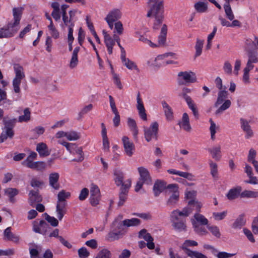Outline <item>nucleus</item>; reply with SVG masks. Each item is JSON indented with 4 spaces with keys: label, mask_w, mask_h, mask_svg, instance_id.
Segmentation results:
<instances>
[{
    "label": "nucleus",
    "mask_w": 258,
    "mask_h": 258,
    "mask_svg": "<svg viewBox=\"0 0 258 258\" xmlns=\"http://www.w3.org/2000/svg\"><path fill=\"white\" fill-rule=\"evenodd\" d=\"M4 235L6 240L13 241L16 243H17L19 240V236L15 235L11 232V227H8L5 229Z\"/></svg>",
    "instance_id": "31"
},
{
    "label": "nucleus",
    "mask_w": 258,
    "mask_h": 258,
    "mask_svg": "<svg viewBox=\"0 0 258 258\" xmlns=\"http://www.w3.org/2000/svg\"><path fill=\"white\" fill-rule=\"evenodd\" d=\"M209 166L210 168V173L214 178L218 177V166L217 164L213 161L210 160L209 162Z\"/></svg>",
    "instance_id": "49"
},
{
    "label": "nucleus",
    "mask_w": 258,
    "mask_h": 258,
    "mask_svg": "<svg viewBox=\"0 0 258 258\" xmlns=\"http://www.w3.org/2000/svg\"><path fill=\"white\" fill-rule=\"evenodd\" d=\"M36 151L40 157H46L50 155L48 147L45 143H40L37 145Z\"/></svg>",
    "instance_id": "27"
},
{
    "label": "nucleus",
    "mask_w": 258,
    "mask_h": 258,
    "mask_svg": "<svg viewBox=\"0 0 258 258\" xmlns=\"http://www.w3.org/2000/svg\"><path fill=\"white\" fill-rule=\"evenodd\" d=\"M19 193L18 190L15 188H8L5 190V194L9 198L10 201L15 202L14 197Z\"/></svg>",
    "instance_id": "38"
},
{
    "label": "nucleus",
    "mask_w": 258,
    "mask_h": 258,
    "mask_svg": "<svg viewBox=\"0 0 258 258\" xmlns=\"http://www.w3.org/2000/svg\"><path fill=\"white\" fill-rule=\"evenodd\" d=\"M67 204L56 203V212L57 217L59 221H61L63 218L64 215L67 213Z\"/></svg>",
    "instance_id": "24"
},
{
    "label": "nucleus",
    "mask_w": 258,
    "mask_h": 258,
    "mask_svg": "<svg viewBox=\"0 0 258 258\" xmlns=\"http://www.w3.org/2000/svg\"><path fill=\"white\" fill-rule=\"evenodd\" d=\"M194 8L196 11L198 13H205L208 10L207 3L203 2H198L195 4Z\"/></svg>",
    "instance_id": "39"
},
{
    "label": "nucleus",
    "mask_w": 258,
    "mask_h": 258,
    "mask_svg": "<svg viewBox=\"0 0 258 258\" xmlns=\"http://www.w3.org/2000/svg\"><path fill=\"white\" fill-rule=\"evenodd\" d=\"M246 220L244 218V215H240L235 220L232 224V228L234 229H240L241 227L245 225Z\"/></svg>",
    "instance_id": "37"
},
{
    "label": "nucleus",
    "mask_w": 258,
    "mask_h": 258,
    "mask_svg": "<svg viewBox=\"0 0 258 258\" xmlns=\"http://www.w3.org/2000/svg\"><path fill=\"white\" fill-rule=\"evenodd\" d=\"M142 238L144 239L145 240L147 241V246L149 249H153L155 248V244L153 242V238L150 233H148L146 235L142 236Z\"/></svg>",
    "instance_id": "48"
},
{
    "label": "nucleus",
    "mask_w": 258,
    "mask_h": 258,
    "mask_svg": "<svg viewBox=\"0 0 258 258\" xmlns=\"http://www.w3.org/2000/svg\"><path fill=\"white\" fill-rule=\"evenodd\" d=\"M111 253L106 248L101 249L95 258H111Z\"/></svg>",
    "instance_id": "52"
},
{
    "label": "nucleus",
    "mask_w": 258,
    "mask_h": 258,
    "mask_svg": "<svg viewBox=\"0 0 258 258\" xmlns=\"http://www.w3.org/2000/svg\"><path fill=\"white\" fill-rule=\"evenodd\" d=\"M138 170L140 174L139 180L144 182L145 184H151L152 178L148 170L144 167H138Z\"/></svg>",
    "instance_id": "13"
},
{
    "label": "nucleus",
    "mask_w": 258,
    "mask_h": 258,
    "mask_svg": "<svg viewBox=\"0 0 258 258\" xmlns=\"http://www.w3.org/2000/svg\"><path fill=\"white\" fill-rule=\"evenodd\" d=\"M204 41L200 40L199 38L197 39V41L195 45L196 53L195 56L197 57L201 55L202 52V49L203 47Z\"/></svg>",
    "instance_id": "45"
},
{
    "label": "nucleus",
    "mask_w": 258,
    "mask_h": 258,
    "mask_svg": "<svg viewBox=\"0 0 258 258\" xmlns=\"http://www.w3.org/2000/svg\"><path fill=\"white\" fill-rule=\"evenodd\" d=\"M167 31V26L164 24L162 26L160 34L158 37V46L159 47L164 45L166 39Z\"/></svg>",
    "instance_id": "33"
},
{
    "label": "nucleus",
    "mask_w": 258,
    "mask_h": 258,
    "mask_svg": "<svg viewBox=\"0 0 258 258\" xmlns=\"http://www.w3.org/2000/svg\"><path fill=\"white\" fill-rule=\"evenodd\" d=\"M241 198H258V191L245 190L240 194Z\"/></svg>",
    "instance_id": "47"
},
{
    "label": "nucleus",
    "mask_w": 258,
    "mask_h": 258,
    "mask_svg": "<svg viewBox=\"0 0 258 258\" xmlns=\"http://www.w3.org/2000/svg\"><path fill=\"white\" fill-rule=\"evenodd\" d=\"M74 153H73V154H77V155L78 156V157L76 159H74L73 160V161H76V162H81L84 159V153L82 150V148L81 147H76L75 149L74 150Z\"/></svg>",
    "instance_id": "51"
},
{
    "label": "nucleus",
    "mask_w": 258,
    "mask_h": 258,
    "mask_svg": "<svg viewBox=\"0 0 258 258\" xmlns=\"http://www.w3.org/2000/svg\"><path fill=\"white\" fill-rule=\"evenodd\" d=\"M148 3L150 7V10L148 11L147 16L150 17L152 16L154 17L155 20L153 28L158 30L164 19L163 0L153 1L151 3L149 1Z\"/></svg>",
    "instance_id": "2"
},
{
    "label": "nucleus",
    "mask_w": 258,
    "mask_h": 258,
    "mask_svg": "<svg viewBox=\"0 0 258 258\" xmlns=\"http://www.w3.org/2000/svg\"><path fill=\"white\" fill-rule=\"evenodd\" d=\"M189 216V212L186 209L182 210H173L170 215L172 225L174 229L179 232L186 230L185 219L181 217H187Z\"/></svg>",
    "instance_id": "3"
},
{
    "label": "nucleus",
    "mask_w": 258,
    "mask_h": 258,
    "mask_svg": "<svg viewBox=\"0 0 258 258\" xmlns=\"http://www.w3.org/2000/svg\"><path fill=\"white\" fill-rule=\"evenodd\" d=\"M62 21L66 26L68 27V28L74 27L75 25L74 21H72L71 20H70L68 18L67 15H65L64 13L63 15H62Z\"/></svg>",
    "instance_id": "61"
},
{
    "label": "nucleus",
    "mask_w": 258,
    "mask_h": 258,
    "mask_svg": "<svg viewBox=\"0 0 258 258\" xmlns=\"http://www.w3.org/2000/svg\"><path fill=\"white\" fill-rule=\"evenodd\" d=\"M211 125L210 127V131L211 133V139L212 140H214L215 139V134L216 133V125L214 122L213 121L212 119H210L209 120Z\"/></svg>",
    "instance_id": "62"
},
{
    "label": "nucleus",
    "mask_w": 258,
    "mask_h": 258,
    "mask_svg": "<svg viewBox=\"0 0 258 258\" xmlns=\"http://www.w3.org/2000/svg\"><path fill=\"white\" fill-rule=\"evenodd\" d=\"M179 192L175 191L172 193L167 201V205L171 207L174 206L179 200Z\"/></svg>",
    "instance_id": "40"
},
{
    "label": "nucleus",
    "mask_w": 258,
    "mask_h": 258,
    "mask_svg": "<svg viewBox=\"0 0 258 258\" xmlns=\"http://www.w3.org/2000/svg\"><path fill=\"white\" fill-rule=\"evenodd\" d=\"M59 177V174L56 172L51 173L49 176V184L55 189H58L59 188V184L58 183Z\"/></svg>",
    "instance_id": "26"
},
{
    "label": "nucleus",
    "mask_w": 258,
    "mask_h": 258,
    "mask_svg": "<svg viewBox=\"0 0 258 258\" xmlns=\"http://www.w3.org/2000/svg\"><path fill=\"white\" fill-rule=\"evenodd\" d=\"M122 215H118L114 219L111 225L112 229H113V231L120 232L122 236H123L125 233V232L124 231V227H125L123 224V221H122Z\"/></svg>",
    "instance_id": "12"
},
{
    "label": "nucleus",
    "mask_w": 258,
    "mask_h": 258,
    "mask_svg": "<svg viewBox=\"0 0 258 258\" xmlns=\"http://www.w3.org/2000/svg\"><path fill=\"white\" fill-rule=\"evenodd\" d=\"M16 119L6 121L5 123L4 130L0 136V144L3 143L8 138L12 139L14 137V132L13 130Z\"/></svg>",
    "instance_id": "6"
},
{
    "label": "nucleus",
    "mask_w": 258,
    "mask_h": 258,
    "mask_svg": "<svg viewBox=\"0 0 258 258\" xmlns=\"http://www.w3.org/2000/svg\"><path fill=\"white\" fill-rule=\"evenodd\" d=\"M122 62L127 69L129 70L135 69L139 71L137 66L133 61L130 60L128 58H125V59H121Z\"/></svg>",
    "instance_id": "50"
},
{
    "label": "nucleus",
    "mask_w": 258,
    "mask_h": 258,
    "mask_svg": "<svg viewBox=\"0 0 258 258\" xmlns=\"http://www.w3.org/2000/svg\"><path fill=\"white\" fill-rule=\"evenodd\" d=\"M81 137L80 134L75 131L67 132V139L69 141H76L79 140Z\"/></svg>",
    "instance_id": "53"
},
{
    "label": "nucleus",
    "mask_w": 258,
    "mask_h": 258,
    "mask_svg": "<svg viewBox=\"0 0 258 258\" xmlns=\"http://www.w3.org/2000/svg\"><path fill=\"white\" fill-rule=\"evenodd\" d=\"M14 71L15 74L14 78L23 79L25 77L24 69L19 64L15 63L13 66Z\"/></svg>",
    "instance_id": "32"
},
{
    "label": "nucleus",
    "mask_w": 258,
    "mask_h": 258,
    "mask_svg": "<svg viewBox=\"0 0 258 258\" xmlns=\"http://www.w3.org/2000/svg\"><path fill=\"white\" fill-rule=\"evenodd\" d=\"M208 229L212 233V234L217 238H219L221 236V233L219 228L216 226H208Z\"/></svg>",
    "instance_id": "60"
},
{
    "label": "nucleus",
    "mask_w": 258,
    "mask_h": 258,
    "mask_svg": "<svg viewBox=\"0 0 258 258\" xmlns=\"http://www.w3.org/2000/svg\"><path fill=\"white\" fill-rule=\"evenodd\" d=\"M127 125L133 134L134 139L137 141L139 130L136 121L132 118H128L127 119Z\"/></svg>",
    "instance_id": "22"
},
{
    "label": "nucleus",
    "mask_w": 258,
    "mask_h": 258,
    "mask_svg": "<svg viewBox=\"0 0 258 258\" xmlns=\"http://www.w3.org/2000/svg\"><path fill=\"white\" fill-rule=\"evenodd\" d=\"M13 13L14 22L9 23L6 27L0 29V38L11 37L19 30L22 9L15 8L13 9Z\"/></svg>",
    "instance_id": "1"
},
{
    "label": "nucleus",
    "mask_w": 258,
    "mask_h": 258,
    "mask_svg": "<svg viewBox=\"0 0 258 258\" xmlns=\"http://www.w3.org/2000/svg\"><path fill=\"white\" fill-rule=\"evenodd\" d=\"M224 10L226 14V15L227 18L230 20L232 21L234 19V16L232 11L230 5H225L224 6Z\"/></svg>",
    "instance_id": "59"
},
{
    "label": "nucleus",
    "mask_w": 258,
    "mask_h": 258,
    "mask_svg": "<svg viewBox=\"0 0 258 258\" xmlns=\"http://www.w3.org/2000/svg\"><path fill=\"white\" fill-rule=\"evenodd\" d=\"M102 33L104 36V43L107 47L108 52L109 54H111L112 53L113 47L115 45L114 40H113V38L105 30L102 31Z\"/></svg>",
    "instance_id": "16"
},
{
    "label": "nucleus",
    "mask_w": 258,
    "mask_h": 258,
    "mask_svg": "<svg viewBox=\"0 0 258 258\" xmlns=\"http://www.w3.org/2000/svg\"><path fill=\"white\" fill-rule=\"evenodd\" d=\"M37 154L36 153L34 152H31L27 158L22 162V164L24 166L28 164L29 162H32L33 160L37 159Z\"/></svg>",
    "instance_id": "57"
},
{
    "label": "nucleus",
    "mask_w": 258,
    "mask_h": 258,
    "mask_svg": "<svg viewBox=\"0 0 258 258\" xmlns=\"http://www.w3.org/2000/svg\"><path fill=\"white\" fill-rule=\"evenodd\" d=\"M78 254L80 258H87L89 256L90 253L86 247H82L78 250Z\"/></svg>",
    "instance_id": "63"
},
{
    "label": "nucleus",
    "mask_w": 258,
    "mask_h": 258,
    "mask_svg": "<svg viewBox=\"0 0 258 258\" xmlns=\"http://www.w3.org/2000/svg\"><path fill=\"white\" fill-rule=\"evenodd\" d=\"M241 191V187L240 186H237L236 187L230 189L226 195V197L229 200H234L240 196V192Z\"/></svg>",
    "instance_id": "29"
},
{
    "label": "nucleus",
    "mask_w": 258,
    "mask_h": 258,
    "mask_svg": "<svg viewBox=\"0 0 258 258\" xmlns=\"http://www.w3.org/2000/svg\"><path fill=\"white\" fill-rule=\"evenodd\" d=\"M254 45V41L249 42L246 43L245 47V50L248 57L247 63L250 64L258 62V53L256 49L253 48Z\"/></svg>",
    "instance_id": "7"
},
{
    "label": "nucleus",
    "mask_w": 258,
    "mask_h": 258,
    "mask_svg": "<svg viewBox=\"0 0 258 258\" xmlns=\"http://www.w3.org/2000/svg\"><path fill=\"white\" fill-rule=\"evenodd\" d=\"M251 229L255 234H258V215L254 218L251 224Z\"/></svg>",
    "instance_id": "64"
},
{
    "label": "nucleus",
    "mask_w": 258,
    "mask_h": 258,
    "mask_svg": "<svg viewBox=\"0 0 258 258\" xmlns=\"http://www.w3.org/2000/svg\"><path fill=\"white\" fill-rule=\"evenodd\" d=\"M100 192L98 186L92 184L90 188V196L89 201L91 205L93 206H96L99 204L100 200Z\"/></svg>",
    "instance_id": "8"
},
{
    "label": "nucleus",
    "mask_w": 258,
    "mask_h": 258,
    "mask_svg": "<svg viewBox=\"0 0 258 258\" xmlns=\"http://www.w3.org/2000/svg\"><path fill=\"white\" fill-rule=\"evenodd\" d=\"M137 108L139 111V114L141 118L144 120H147V114L146 113V111L145 107L144 106L142 100L140 97V93H138L137 97Z\"/></svg>",
    "instance_id": "18"
},
{
    "label": "nucleus",
    "mask_w": 258,
    "mask_h": 258,
    "mask_svg": "<svg viewBox=\"0 0 258 258\" xmlns=\"http://www.w3.org/2000/svg\"><path fill=\"white\" fill-rule=\"evenodd\" d=\"M45 219L53 227H56L58 225V221L54 217L50 216L46 213L44 214Z\"/></svg>",
    "instance_id": "54"
},
{
    "label": "nucleus",
    "mask_w": 258,
    "mask_h": 258,
    "mask_svg": "<svg viewBox=\"0 0 258 258\" xmlns=\"http://www.w3.org/2000/svg\"><path fill=\"white\" fill-rule=\"evenodd\" d=\"M202 206V204L200 202L195 200H191L188 202L187 206L184 208L182 210L186 209L188 211L189 215L193 211H196V213H199Z\"/></svg>",
    "instance_id": "15"
},
{
    "label": "nucleus",
    "mask_w": 258,
    "mask_h": 258,
    "mask_svg": "<svg viewBox=\"0 0 258 258\" xmlns=\"http://www.w3.org/2000/svg\"><path fill=\"white\" fill-rule=\"evenodd\" d=\"M123 148L125 154L129 157H131L135 150V147L134 143L130 140L126 136H123L122 138Z\"/></svg>",
    "instance_id": "11"
},
{
    "label": "nucleus",
    "mask_w": 258,
    "mask_h": 258,
    "mask_svg": "<svg viewBox=\"0 0 258 258\" xmlns=\"http://www.w3.org/2000/svg\"><path fill=\"white\" fill-rule=\"evenodd\" d=\"M194 220H195L197 223L201 225H207L208 223V219L203 215H201L199 213L195 214Z\"/></svg>",
    "instance_id": "43"
},
{
    "label": "nucleus",
    "mask_w": 258,
    "mask_h": 258,
    "mask_svg": "<svg viewBox=\"0 0 258 258\" xmlns=\"http://www.w3.org/2000/svg\"><path fill=\"white\" fill-rule=\"evenodd\" d=\"M191 223L194 231L198 234L204 235L207 233L206 228L203 226V225L199 224L195 220H191Z\"/></svg>",
    "instance_id": "36"
},
{
    "label": "nucleus",
    "mask_w": 258,
    "mask_h": 258,
    "mask_svg": "<svg viewBox=\"0 0 258 258\" xmlns=\"http://www.w3.org/2000/svg\"><path fill=\"white\" fill-rule=\"evenodd\" d=\"M166 187V183L164 181L157 180L154 183L153 186V191L155 196L157 197L162 192Z\"/></svg>",
    "instance_id": "21"
},
{
    "label": "nucleus",
    "mask_w": 258,
    "mask_h": 258,
    "mask_svg": "<svg viewBox=\"0 0 258 258\" xmlns=\"http://www.w3.org/2000/svg\"><path fill=\"white\" fill-rule=\"evenodd\" d=\"M141 223L140 219L137 218H132L131 219H125L123 220V224L126 227L136 226L139 225Z\"/></svg>",
    "instance_id": "46"
},
{
    "label": "nucleus",
    "mask_w": 258,
    "mask_h": 258,
    "mask_svg": "<svg viewBox=\"0 0 258 258\" xmlns=\"http://www.w3.org/2000/svg\"><path fill=\"white\" fill-rule=\"evenodd\" d=\"M24 166L38 171H43L46 168V164L43 161H33L32 162H29L28 164L24 165Z\"/></svg>",
    "instance_id": "17"
},
{
    "label": "nucleus",
    "mask_w": 258,
    "mask_h": 258,
    "mask_svg": "<svg viewBox=\"0 0 258 258\" xmlns=\"http://www.w3.org/2000/svg\"><path fill=\"white\" fill-rule=\"evenodd\" d=\"M226 90V87H224L223 90L219 91L217 99L214 104L215 107H217L226 100L225 99L227 98L228 94V91Z\"/></svg>",
    "instance_id": "23"
},
{
    "label": "nucleus",
    "mask_w": 258,
    "mask_h": 258,
    "mask_svg": "<svg viewBox=\"0 0 258 258\" xmlns=\"http://www.w3.org/2000/svg\"><path fill=\"white\" fill-rule=\"evenodd\" d=\"M223 69L225 74L231 75L232 72V67L229 61H225L224 63Z\"/></svg>",
    "instance_id": "58"
},
{
    "label": "nucleus",
    "mask_w": 258,
    "mask_h": 258,
    "mask_svg": "<svg viewBox=\"0 0 258 258\" xmlns=\"http://www.w3.org/2000/svg\"><path fill=\"white\" fill-rule=\"evenodd\" d=\"M114 175L116 185L118 186L121 185V187H123V185L126 183V181L123 182L124 173L120 170H115L114 172Z\"/></svg>",
    "instance_id": "28"
},
{
    "label": "nucleus",
    "mask_w": 258,
    "mask_h": 258,
    "mask_svg": "<svg viewBox=\"0 0 258 258\" xmlns=\"http://www.w3.org/2000/svg\"><path fill=\"white\" fill-rule=\"evenodd\" d=\"M122 236L120 232L113 231V229H112V231L108 233L106 239L109 241H113L119 239Z\"/></svg>",
    "instance_id": "41"
},
{
    "label": "nucleus",
    "mask_w": 258,
    "mask_h": 258,
    "mask_svg": "<svg viewBox=\"0 0 258 258\" xmlns=\"http://www.w3.org/2000/svg\"><path fill=\"white\" fill-rule=\"evenodd\" d=\"M131 179H128L126 180V183L123 185V187H120V191L119 194V201L118 202V206L119 207L122 206L127 199V194L131 186Z\"/></svg>",
    "instance_id": "9"
},
{
    "label": "nucleus",
    "mask_w": 258,
    "mask_h": 258,
    "mask_svg": "<svg viewBox=\"0 0 258 258\" xmlns=\"http://www.w3.org/2000/svg\"><path fill=\"white\" fill-rule=\"evenodd\" d=\"M181 127L185 131L189 132L191 130V126L189 123L188 115L186 113H184L182 115L181 121L179 123Z\"/></svg>",
    "instance_id": "30"
},
{
    "label": "nucleus",
    "mask_w": 258,
    "mask_h": 258,
    "mask_svg": "<svg viewBox=\"0 0 258 258\" xmlns=\"http://www.w3.org/2000/svg\"><path fill=\"white\" fill-rule=\"evenodd\" d=\"M29 196V202L32 207L34 206L36 203H39L42 201V197L39 195L37 191L31 190Z\"/></svg>",
    "instance_id": "25"
},
{
    "label": "nucleus",
    "mask_w": 258,
    "mask_h": 258,
    "mask_svg": "<svg viewBox=\"0 0 258 258\" xmlns=\"http://www.w3.org/2000/svg\"><path fill=\"white\" fill-rule=\"evenodd\" d=\"M186 253L191 258H207V256L201 252L191 251L189 249H187Z\"/></svg>",
    "instance_id": "55"
},
{
    "label": "nucleus",
    "mask_w": 258,
    "mask_h": 258,
    "mask_svg": "<svg viewBox=\"0 0 258 258\" xmlns=\"http://www.w3.org/2000/svg\"><path fill=\"white\" fill-rule=\"evenodd\" d=\"M240 123L241 129L245 134V138L248 139L252 137L254 133L249 124V121L246 119L241 118L240 119Z\"/></svg>",
    "instance_id": "14"
},
{
    "label": "nucleus",
    "mask_w": 258,
    "mask_h": 258,
    "mask_svg": "<svg viewBox=\"0 0 258 258\" xmlns=\"http://www.w3.org/2000/svg\"><path fill=\"white\" fill-rule=\"evenodd\" d=\"M177 76L179 85L194 83L197 81L196 74L191 71L180 72Z\"/></svg>",
    "instance_id": "4"
},
{
    "label": "nucleus",
    "mask_w": 258,
    "mask_h": 258,
    "mask_svg": "<svg viewBox=\"0 0 258 258\" xmlns=\"http://www.w3.org/2000/svg\"><path fill=\"white\" fill-rule=\"evenodd\" d=\"M31 119V112L29 108H26L24 110V115L19 116L18 120L20 122H28Z\"/></svg>",
    "instance_id": "44"
},
{
    "label": "nucleus",
    "mask_w": 258,
    "mask_h": 258,
    "mask_svg": "<svg viewBox=\"0 0 258 258\" xmlns=\"http://www.w3.org/2000/svg\"><path fill=\"white\" fill-rule=\"evenodd\" d=\"M158 123L155 121L152 123L149 127H144V137L146 140L149 142L152 139H158Z\"/></svg>",
    "instance_id": "5"
},
{
    "label": "nucleus",
    "mask_w": 258,
    "mask_h": 258,
    "mask_svg": "<svg viewBox=\"0 0 258 258\" xmlns=\"http://www.w3.org/2000/svg\"><path fill=\"white\" fill-rule=\"evenodd\" d=\"M161 103L166 118L171 120L173 118V112L171 108L165 101H162Z\"/></svg>",
    "instance_id": "35"
},
{
    "label": "nucleus",
    "mask_w": 258,
    "mask_h": 258,
    "mask_svg": "<svg viewBox=\"0 0 258 258\" xmlns=\"http://www.w3.org/2000/svg\"><path fill=\"white\" fill-rule=\"evenodd\" d=\"M48 228H49V225L43 220L40 221L39 223L37 221L33 222V229L36 233L44 235L47 232Z\"/></svg>",
    "instance_id": "10"
},
{
    "label": "nucleus",
    "mask_w": 258,
    "mask_h": 258,
    "mask_svg": "<svg viewBox=\"0 0 258 258\" xmlns=\"http://www.w3.org/2000/svg\"><path fill=\"white\" fill-rule=\"evenodd\" d=\"M71 197V193L66 191L64 190H61L57 195V203L67 204V200Z\"/></svg>",
    "instance_id": "34"
},
{
    "label": "nucleus",
    "mask_w": 258,
    "mask_h": 258,
    "mask_svg": "<svg viewBox=\"0 0 258 258\" xmlns=\"http://www.w3.org/2000/svg\"><path fill=\"white\" fill-rule=\"evenodd\" d=\"M221 104L215 112L216 115L222 113L225 110L229 108L231 106V102L230 100L227 99L225 100Z\"/></svg>",
    "instance_id": "42"
},
{
    "label": "nucleus",
    "mask_w": 258,
    "mask_h": 258,
    "mask_svg": "<svg viewBox=\"0 0 258 258\" xmlns=\"http://www.w3.org/2000/svg\"><path fill=\"white\" fill-rule=\"evenodd\" d=\"M208 152L211 154L213 159L216 161H219L222 157L221 148L220 145L213 147L208 149Z\"/></svg>",
    "instance_id": "20"
},
{
    "label": "nucleus",
    "mask_w": 258,
    "mask_h": 258,
    "mask_svg": "<svg viewBox=\"0 0 258 258\" xmlns=\"http://www.w3.org/2000/svg\"><path fill=\"white\" fill-rule=\"evenodd\" d=\"M22 79L14 78L13 80V87L14 92L16 93H19L20 92V86L21 83Z\"/></svg>",
    "instance_id": "56"
},
{
    "label": "nucleus",
    "mask_w": 258,
    "mask_h": 258,
    "mask_svg": "<svg viewBox=\"0 0 258 258\" xmlns=\"http://www.w3.org/2000/svg\"><path fill=\"white\" fill-rule=\"evenodd\" d=\"M122 14L120 10L115 9L110 11L105 18V20H108L112 22H115L119 19L121 17Z\"/></svg>",
    "instance_id": "19"
}]
</instances>
